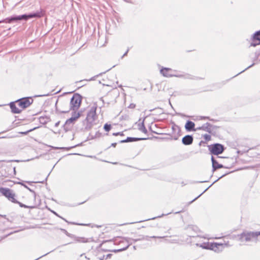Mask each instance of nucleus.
I'll return each instance as SVG.
<instances>
[{
    "mask_svg": "<svg viewBox=\"0 0 260 260\" xmlns=\"http://www.w3.org/2000/svg\"><path fill=\"white\" fill-rule=\"evenodd\" d=\"M44 15V11L42 9L37 11L36 12L30 13L28 14H24L20 15H14L8 17L0 21L1 23H12L18 22L20 21H27L32 18H41Z\"/></svg>",
    "mask_w": 260,
    "mask_h": 260,
    "instance_id": "f257e3e1",
    "label": "nucleus"
},
{
    "mask_svg": "<svg viewBox=\"0 0 260 260\" xmlns=\"http://www.w3.org/2000/svg\"><path fill=\"white\" fill-rule=\"evenodd\" d=\"M98 105L96 103H94L93 106L90 107L87 112L86 118L82 121V127L81 131L85 132L90 129L92 126L95 124V121L98 118L96 114V109Z\"/></svg>",
    "mask_w": 260,
    "mask_h": 260,
    "instance_id": "f03ea898",
    "label": "nucleus"
},
{
    "mask_svg": "<svg viewBox=\"0 0 260 260\" xmlns=\"http://www.w3.org/2000/svg\"><path fill=\"white\" fill-rule=\"evenodd\" d=\"M82 101V96L78 93H75L71 99L70 105L64 110H59V112L61 113H67L71 110L76 111L78 109L81 105Z\"/></svg>",
    "mask_w": 260,
    "mask_h": 260,
    "instance_id": "7ed1b4c3",
    "label": "nucleus"
},
{
    "mask_svg": "<svg viewBox=\"0 0 260 260\" xmlns=\"http://www.w3.org/2000/svg\"><path fill=\"white\" fill-rule=\"evenodd\" d=\"M256 232H243L238 235V240L241 242H255L256 238Z\"/></svg>",
    "mask_w": 260,
    "mask_h": 260,
    "instance_id": "20e7f679",
    "label": "nucleus"
},
{
    "mask_svg": "<svg viewBox=\"0 0 260 260\" xmlns=\"http://www.w3.org/2000/svg\"><path fill=\"white\" fill-rule=\"evenodd\" d=\"M0 193L11 202H16V200L15 198V193L12 189L7 187H0Z\"/></svg>",
    "mask_w": 260,
    "mask_h": 260,
    "instance_id": "39448f33",
    "label": "nucleus"
},
{
    "mask_svg": "<svg viewBox=\"0 0 260 260\" xmlns=\"http://www.w3.org/2000/svg\"><path fill=\"white\" fill-rule=\"evenodd\" d=\"M208 147L211 154L216 155L221 154L225 149L224 146L219 143L211 144Z\"/></svg>",
    "mask_w": 260,
    "mask_h": 260,
    "instance_id": "423d86ee",
    "label": "nucleus"
},
{
    "mask_svg": "<svg viewBox=\"0 0 260 260\" xmlns=\"http://www.w3.org/2000/svg\"><path fill=\"white\" fill-rule=\"evenodd\" d=\"M2 174L5 177L11 178L16 175V167L12 165H6L2 170Z\"/></svg>",
    "mask_w": 260,
    "mask_h": 260,
    "instance_id": "0eeeda50",
    "label": "nucleus"
},
{
    "mask_svg": "<svg viewBox=\"0 0 260 260\" xmlns=\"http://www.w3.org/2000/svg\"><path fill=\"white\" fill-rule=\"evenodd\" d=\"M134 240L135 239H132L130 238H119V241H117L119 244H123L124 243H125V245L124 247H123L122 248H121L119 249L115 250L114 251L115 252H119L125 250L127 249V248L133 243H134Z\"/></svg>",
    "mask_w": 260,
    "mask_h": 260,
    "instance_id": "6e6552de",
    "label": "nucleus"
},
{
    "mask_svg": "<svg viewBox=\"0 0 260 260\" xmlns=\"http://www.w3.org/2000/svg\"><path fill=\"white\" fill-rule=\"evenodd\" d=\"M18 106L22 109L29 107L33 102V100L30 97L21 98L16 101Z\"/></svg>",
    "mask_w": 260,
    "mask_h": 260,
    "instance_id": "1a4fd4ad",
    "label": "nucleus"
},
{
    "mask_svg": "<svg viewBox=\"0 0 260 260\" xmlns=\"http://www.w3.org/2000/svg\"><path fill=\"white\" fill-rule=\"evenodd\" d=\"M250 47H256L260 45V30L255 31L251 37Z\"/></svg>",
    "mask_w": 260,
    "mask_h": 260,
    "instance_id": "9d476101",
    "label": "nucleus"
},
{
    "mask_svg": "<svg viewBox=\"0 0 260 260\" xmlns=\"http://www.w3.org/2000/svg\"><path fill=\"white\" fill-rule=\"evenodd\" d=\"M60 231H62L64 234L68 237L73 238L74 240L77 242L79 243H86L88 242V240L84 237H76L75 235L69 233L67 231L63 229H60Z\"/></svg>",
    "mask_w": 260,
    "mask_h": 260,
    "instance_id": "9b49d317",
    "label": "nucleus"
},
{
    "mask_svg": "<svg viewBox=\"0 0 260 260\" xmlns=\"http://www.w3.org/2000/svg\"><path fill=\"white\" fill-rule=\"evenodd\" d=\"M176 72V74H173L172 77H176L178 78H183L185 79H191V80H195L197 79V78L194 77L193 76L190 75L187 73H181L177 72L176 71H174Z\"/></svg>",
    "mask_w": 260,
    "mask_h": 260,
    "instance_id": "f8f14e48",
    "label": "nucleus"
},
{
    "mask_svg": "<svg viewBox=\"0 0 260 260\" xmlns=\"http://www.w3.org/2000/svg\"><path fill=\"white\" fill-rule=\"evenodd\" d=\"M168 237V236H153L149 237L148 236L139 235L138 236V238H137L136 239H135L134 242H136L139 241H143V240L149 241L150 238L162 239V238H164L165 237Z\"/></svg>",
    "mask_w": 260,
    "mask_h": 260,
    "instance_id": "ddd939ff",
    "label": "nucleus"
},
{
    "mask_svg": "<svg viewBox=\"0 0 260 260\" xmlns=\"http://www.w3.org/2000/svg\"><path fill=\"white\" fill-rule=\"evenodd\" d=\"M223 244L219 243H211L210 245V250H213L215 252H219L222 251L224 248Z\"/></svg>",
    "mask_w": 260,
    "mask_h": 260,
    "instance_id": "4468645a",
    "label": "nucleus"
},
{
    "mask_svg": "<svg viewBox=\"0 0 260 260\" xmlns=\"http://www.w3.org/2000/svg\"><path fill=\"white\" fill-rule=\"evenodd\" d=\"M149 138H135V137H127L126 139L119 141L120 143H128L136 142L141 140H145L149 139Z\"/></svg>",
    "mask_w": 260,
    "mask_h": 260,
    "instance_id": "2eb2a0df",
    "label": "nucleus"
},
{
    "mask_svg": "<svg viewBox=\"0 0 260 260\" xmlns=\"http://www.w3.org/2000/svg\"><path fill=\"white\" fill-rule=\"evenodd\" d=\"M74 118H70L66 120L65 123L63 125L64 131L68 132L71 129L73 125V122L74 121Z\"/></svg>",
    "mask_w": 260,
    "mask_h": 260,
    "instance_id": "dca6fc26",
    "label": "nucleus"
},
{
    "mask_svg": "<svg viewBox=\"0 0 260 260\" xmlns=\"http://www.w3.org/2000/svg\"><path fill=\"white\" fill-rule=\"evenodd\" d=\"M193 138L192 135H187L182 139V143L184 145H190L192 144Z\"/></svg>",
    "mask_w": 260,
    "mask_h": 260,
    "instance_id": "f3484780",
    "label": "nucleus"
},
{
    "mask_svg": "<svg viewBox=\"0 0 260 260\" xmlns=\"http://www.w3.org/2000/svg\"><path fill=\"white\" fill-rule=\"evenodd\" d=\"M172 71L173 70L171 68H162L160 69V73L164 77H172L173 74H171L170 72Z\"/></svg>",
    "mask_w": 260,
    "mask_h": 260,
    "instance_id": "a211bd4d",
    "label": "nucleus"
},
{
    "mask_svg": "<svg viewBox=\"0 0 260 260\" xmlns=\"http://www.w3.org/2000/svg\"><path fill=\"white\" fill-rule=\"evenodd\" d=\"M211 161L212 164V172H214L218 169L225 168L222 165L218 164L217 161L212 156L211 157Z\"/></svg>",
    "mask_w": 260,
    "mask_h": 260,
    "instance_id": "6ab92c4d",
    "label": "nucleus"
},
{
    "mask_svg": "<svg viewBox=\"0 0 260 260\" xmlns=\"http://www.w3.org/2000/svg\"><path fill=\"white\" fill-rule=\"evenodd\" d=\"M195 124L190 120H187L185 125V128L187 132L196 131Z\"/></svg>",
    "mask_w": 260,
    "mask_h": 260,
    "instance_id": "aec40b11",
    "label": "nucleus"
},
{
    "mask_svg": "<svg viewBox=\"0 0 260 260\" xmlns=\"http://www.w3.org/2000/svg\"><path fill=\"white\" fill-rule=\"evenodd\" d=\"M9 105L12 113L15 114L21 113V110L16 107L15 102H11Z\"/></svg>",
    "mask_w": 260,
    "mask_h": 260,
    "instance_id": "412c9836",
    "label": "nucleus"
},
{
    "mask_svg": "<svg viewBox=\"0 0 260 260\" xmlns=\"http://www.w3.org/2000/svg\"><path fill=\"white\" fill-rule=\"evenodd\" d=\"M212 125L209 122H207L202 125V131L211 133L212 131Z\"/></svg>",
    "mask_w": 260,
    "mask_h": 260,
    "instance_id": "4be33fe9",
    "label": "nucleus"
},
{
    "mask_svg": "<svg viewBox=\"0 0 260 260\" xmlns=\"http://www.w3.org/2000/svg\"><path fill=\"white\" fill-rule=\"evenodd\" d=\"M228 173H225V174H224L223 175H222L220 177H219L218 179H217L216 180H215L213 183L211 184L208 187H207L202 193H201L199 196H198L197 197H196V198H194L193 200H192L190 202V203H192L193 201H194L196 200H197L198 198H199L201 196H202L205 191H206L208 188L209 187H210L214 183H215L216 182H217V181H218L220 179H221V178H222L223 177L225 176L226 174H228Z\"/></svg>",
    "mask_w": 260,
    "mask_h": 260,
    "instance_id": "5701e85b",
    "label": "nucleus"
},
{
    "mask_svg": "<svg viewBox=\"0 0 260 260\" xmlns=\"http://www.w3.org/2000/svg\"><path fill=\"white\" fill-rule=\"evenodd\" d=\"M144 120H145V118L143 119V120L142 121V122L141 123L139 124L138 129L139 131H140L142 132L143 133H144V134H147L148 132H147V130L144 125Z\"/></svg>",
    "mask_w": 260,
    "mask_h": 260,
    "instance_id": "b1692460",
    "label": "nucleus"
},
{
    "mask_svg": "<svg viewBox=\"0 0 260 260\" xmlns=\"http://www.w3.org/2000/svg\"><path fill=\"white\" fill-rule=\"evenodd\" d=\"M197 246L202 247L203 249H210V245H211V243L209 242H204L202 244H197Z\"/></svg>",
    "mask_w": 260,
    "mask_h": 260,
    "instance_id": "393cba45",
    "label": "nucleus"
},
{
    "mask_svg": "<svg viewBox=\"0 0 260 260\" xmlns=\"http://www.w3.org/2000/svg\"><path fill=\"white\" fill-rule=\"evenodd\" d=\"M51 212L54 214H55L56 216L59 217V218H61L62 219H63L64 221H65L66 222H67V223H68L69 224H73V225H84V224H80V223H76V222H69L68 221V220H67L65 218H63L62 217L59 216L56 212H55V211H51Z\"/></svg>",
    "mask_w": 260,
    "mask_h": 260,
    "instance_id": "a878e982",
    "label": "nucleus"
},
{
    "mask_svg": "<svg viewBox=\"0 0 260 260\" xmlns=\"http://www.w3.org/2000/svg\"><path fill=\"white\" fill-rule=\"evenodd\" d=\"M14 203L18 204L20 207L24 208H28V209H34L35 208V206H27L26 205L16 200V202H13Z\"/></svg>",
    "mask_w": 260,
    "mask_h": 260,
    "instance_id": "bb28decb",
    "label": "nucleus"
},
{
    "mask_svg": "<svg viewBox=\"0 0 260 260\" xmlns=\"http://www.w3.org/2000/svg\"><path fill=\"white\" fill-rule=\"evenodd\" d=\"M17 183L23 186L25 188H26L27 189H28L30 192H32L34 194V197L35 199L36 198V193L34 190L30 189L27 185L24 184L23 182H19Z\"/></svg>",
    "mask_w": 260,
    "mask_h": 260,
    "instance_id": "cd10ccee",
    "label": "nucleus"
},
{
    "mask_svg": "<svg viewBox=\"0 0 260 260\" xmlns=\"http://www.w3.org/2000/svg\"><path fill=\"white\" fill-rule=\"evenodd\" d=\"M172 212H170V213H168L167 214H162L161 215H159L157 217H152V218H149V219H145V220H141V221H138V222H143V221H147V220H153V219H155L157 218H160L164 216H165V215H169L170 214H171Z\"/></svg>",
    "mask_w": 260,
    "mask_h": 260,
    "instance_id": "c85d7f7f",
    "label": "nucleus"
},
{
    "mask_svg": "<svg viewBox=\"0 0 260 260\" xmlns=\"http://www.w3.org/2000/svg\"><path fill=\"white\" fill-rule=\"evenodd\" d=\"M81 114L80 112H76L75 111H73L72 113V117L71 118H74V121H75L79 117H80Z\"/></svg>",
    "mask_w": 260,
    "mask_h": 260,
    "instance_id": "c756f323",
    "label": "nucleus"
},
{
    "mask_svg": "<svg viewBox=\"0 0 260 260\" xmlns=\"http://www.w3.org/2000/svg\"><path fill=\"white\" fill-rule=\"evenodd\" d=\"M40 122L42 124H46L48 121V118L47 117L41 116L39 118Z\"/></svg>",
    "mask_w": 260,
    "mask_h": 260,
    "instance_id": "7c9ffc66",
    "label": "nucleus"
},
{
    "mask_svg": "<svg viewBox=\"0 0 260 260\" xmlns=\"http://www.w3.org/2000/svg\"><path fill=\"white\" fill-rule=\"evenodd\" d=\"M172 129L173 133H179L180 131L179 127L175 123H173V124L172 125Z\"/></svg>",
    "mask_w": 260,
    "mask_h": 260,
    "instance_id": "2f4dec72",
    "label": "nucleus"
},
{
    "mask_svg": "<svg viewBox=\"0 0 260 260\" xmlns=\"http://www.w3.org/2000/svg\"><path fill=\"white\" fill-rule=\"evenodd\" d=\"M112 128L111 125L106 123L104 125V129L106 132H109Z\"/></svg>",
    "mask_w": 260,
    "mask_h": 260,
    "instance_id": "473e14b6",
    "label": "nucleus"
},
{
    "mask_svg": "<svg viewBox=\"0 0 260 260\" xmlns=\"http://www.w3.org/2000/svg\"><path fill=\"white\" fill-rule=\"evenodd\" d=\"M89 259L84 253L81 254L80 256L77 259V260H87Z\"/></svg>",
    "mask_w": 260,
    "mask_h": 260,
    "instance_id": "72a5a7b5",
    "label": "nucleus"
},
{
    "mask_svg": "<svg viewBox=\"0 0 260 260\" xmlns=\"http://www.w3.org/2000/svg\"><path fill=\"white\" fill-rule=\"evenodd\" d=\"M102 136V133H101L99 131L96 132L94 136H92L91 139H94L95 138H100Z\"/></svg>",
    "mask_w": 260,
    "mask_h": 260,
    "instance_id": "f704fd0d",
    "label": "nucleus"
},
{
    "mask_svg": "<svg viewBox=\"0 0 260 260\" xmlns=\"http://www.w3.org/2000/svg\"><path fill=\"white\" fill-rule=\"evenodd\" d=\"M37 127H34L32 129H30L27 131H25V132H20L19 133L21 134H22V135H26L27 134H28L29 132L35 130V129H36Z\"/></svg>",
    "mask_w": 260,
    "mask_h": 260,
    "instance_id": "c9c22d12",
    "label": "nucleus"
},
{
    "mask_svg": "<svg viewBox=\"0 0 260 260\" xmlns=\"http://www.w3.org/2000/svg\"><path fill=\"white\" fill-rule=\"evenodd\" d=\"M110 69H109L107 71H106V72H104L103 73H100L99 74L96 75V76H94V77H92V78H91L89 80H88V81H92V80H94L95 78L97 77H99L101 75H102L103 74H104L106 72L109 71Z\"/></svg>",
    "mask_w": 260,
    "mask_h": 260,
    "instance_id": "e433bc0d",
    "label": "nucleus"
},
{
    "mask_svg": "<svg viewBox=\"0 0 260 260\" xmlns=\"http://www.w3.org/2000/svg\"><path fill=\"white\" fill-rule=\"evenodd\" d=\"M256 238H255V242H260V232H256Z\"/></svg>",
    "mask_w": 260,
    "mask_h": 260,
    "instance_id": "4c0bfd02",
    "label": "nucleus"
},
{
    "mask_svg": "<svg viewBox=\"0 0 260 260\" xmlns=\"http://www.w3.org/2000/svg\"><path fill=\"white\" fill-rule=\"evenodd\" d=\"M204 138L205 139V140L207 141H209L210 140H211V137L210 135H208V134H205L204 136Z\"/></svg>",
    "mask_w": 260,
    "mask_h": 260,
    "instance_id": "58836bf2",
    "label": "nucleus"
},
{
    "mask_svg": "<svg viewBox=\"0 0 260 260\" xmlns=\"http://www.w3.org/2000/svg\"><path fill=\"white\" fill-rule=\"evenodd\" d=\"M254 63H253L252 64H251L250 66H248L247 68H246L245 69H244V70L242 71L241 72H240V73H239L238 74H237V75H236L235 76V77L239 75V74H240L241 73L244 72V71H245L246 70H247V69L250 68L251 67H252L253 66H254ZM234 77V76L233 77Z\"/></svg>",
    "mask_w": 260,
    "mask_h": 260,
    "instance_id": "ea45409f",
    "label": "nucleus"
},
{
    "mask_svg": "<svg viewBox=\"0 0 260 260\" xmlns=\"http://www.w3.org/2000/svg\"><path fill=\"white\" fill-rule=\"evenodd\" d=\"M124 136V134L122 132H117V133H114L113 134V136Z\"/></svg>",
    "mask_w": 260,
    "mask_h": 260,
    "instance_id": "a19ab883",
    "label": "nucleus"
},
{
    "mask_svg": "<svg viewBox=\"0 0 260 260\" xmlns=\"http://www.w3.org/2000/svg\"><path fill=\"white\" fill-rule=\"evenodd\" d=\"M136 107V104L134 103H131L129 104V105L128 106V108L129 109H134Z\"/></svg>",
    "mask_w": 260,
    "mask_h": 260,
    "instance_id": "79ce46f5",
    "label": "nucleus"
},
{
    "mask_svg": "<svg viewBox=\"0 0 260 260\" xmlns=\"http://www.w3.org/2000/svg\"><path fill=\"white\" fill-rule=\"evenodd\" d=\"M200 119H208L209 120H212L208 116H201Z\"/></svg>",
    "mask_w": 260,
    "mask_h": 260,
    "instance_id": "37998d69",
    "label": "nucleus"
},
{
    "mask_svg": "<svg viewBox=\"0 0 260 260\" xmlns=\"http://www.w3.org/2000/svg\"><path fill=\"white\" fill-rule=\"evenodd\" d=\"M113 243V241L112 240H109V241H104L103 242V243L101 244V246H102V245H103L104 243Z\"/></svg>",
    "mask_w": 260,
    "mask_h": 260,
    "instance_id": "c03bdc74",
    "label": "nucleus"
},
{
    "mask_svg": "<svg viewBox=\"0 0 260 260\" xmlns=\"http://www.w3.org/2000/svg\"><path fill=\"white\" fill-rule=\"evenodd\" d=\"M66 105H67V108H63V109H62V110H64L67 109V108L69 106H68V103H66ZM56 111H57L58 113H60L59 112V110H60V109H58L56 108Z\"/></svg>",
    "mask_w": 260,
    "mask_h": 260,
    "instance_id": "a18cd8bd",
    "label": "nucleus"
},
{
    "mask_svg": "<svg viewBox=\"0 0 260 260\" xmlns=\"http://www.w3.org/2000/svg\"><path fill=\"white\" fill-rule=\"evenodd\" d=\"M129 51V49H127L126 51L123 54V55L122 56L121 58H122L124 56H126Z\"/></svg>",
    "mask_w": 260,
    "mask_h": 260,
    "instance_id": "49530a36",
    "label": "nucleus"
},
{
    "mask_svg": "<svg viewBox=\"0 0 260 260\" xmlns=\"http://www.w3.org/2000/svg\"><path fill=\"white\" fill-rule=\"evenodd\" d=\"M196 131L198 130H202V125L201 126L195 128Z\"/></svg>",
    "mask_w": 260,
    "mask_h": 260,
    "instance_id": "de8ad7c7",
    "label": "nucleus"
},
{
    "mask_svg": "<svg viewBox=\"0 0 260 260\" xmlns=\"http://www.w3.org/2000/svg\"><path fill=\"white\" fill-rule=\"evenodd\" d=\"M50 252H48V253H46V254H45L43 255L42 256H41L39 257V258H37V259H35V260H37V259H39V258H41V257H43V256H45V255H47V254H48V253H49Z\"/></svg>",
    "mask_w": 260,
    "mask_h": 260,
    "instance_id": "09e8293b",
    "label": "nucleus"
},
{
    "mask_svg": "<svg viewBox=\"0 0 260 260\" xmlns=\"http://www.w3.org/2000/svg\"><path fill=\"white\" fill-rule=\"evenodd\" d=\"M116 145H117L116 143H113L111 144V146L115 147Z\"/></svg>",
    "mask_w": 260,
    "mask_h": 260,
    "instance_id": "8fccbe9b",
    "label": "nucleus"
},
{
    "mask_svg": "<svg viewBox=\"0 0 260 260\" xmlns=\"http://www.w3.org/2000/svg\"><path fill=\"white\" fill-rule=\"evenodd\" d=\"M59 123H60V121H58L56 123H55V127H57L58 126L59 124Z\"/></svg>",
    "mask_w": 260,
    "mask_h": 260,
    "instance_id": "3c124183",
    "label": "nucleus"
},
{
    "mask_svg": "<svg viewBox=\"0 0 260 260\" xmlns=\"http://www.w3.org/2000/svg\"><path fill=\"white\" fill-rule=\"evenodd\" d=\"M182 212V210H181V211H177V212H175V214H178V213H181V212Z\"/></svg>",
    "mask_w": 260,
    "mask_h": 260,
    "instance_id": "603ef678",
    "label": "nucleus"
},
{
    "mask_svg": "<svg viewBox=\"0 0 260 260\" xmlns=\"http://www.w3.org/2000/svg\"><path fill=\"white\" fill-rule=\"evenodd\" d=\"M205 143L204 141H201L200 143H199V145H201V144H202V143Z\"/></svg>",
    "mask_w": 260,
    "mask_h": 260,
    "instance_id": "864d4df0",
    "label": "nucleus"
},
{
    "mask_svg": "<svg viewBox=\"0 0 260 260\" xmlns=\"http://www.w3.org/2000/svg\"><path fill=\"white\" fill-rule=\"evenodd\" d=\"M258 55H259V54H258V55H257L256 53H255V57H256L257 59V58H258Z\"/></svg>",
    "mask_w": 260,
    "mask_h": 260,
    "instance_id": "5fc2aeb1",
    "label": "nucleus"
},
{
    "mask_svg": "<svg viewBox=\"0 0 260 260\" xmlns=\"http://www.w3.org/2000/svg\"><path fill=\"white\" fill-rule=\"evenodd\" d=\"M170 229H170L169 230H168V231H167V232H166V233H170L169 231L170 230Z\"/></svg>",
    "mask_w": 260,
    "mask_h": 260,
    "instance_id": "6e6d98bb",
    "label": "nucleus"
},
{
    "mask_svg": "<svg viewBox=\"0 0 260 260\" xmlns=\"http://www.w3.org/2000/svg\"><path fill=\"white\" fill-rule=\"evenodd\" d=\"M159 110H160L161 111V112L162 113V109L161 108H158Z\"/></svg>",
    "mask_w": 260,
    "mask_h": 260,
    "instance_id": "4d7b16f0",
    "label": "nucleus"
},
{
    "mask_svg": "<svg viewBox=\"0 0 260 260\" xmlns=\"http://www.w3.org/2000/svg\"><path fill=\"white\" fill-rule=\"evenodd\" d=\"M7 138L6 137H0V138Z\"/></svg>",
    "mask_w": 260,
    "mask_h": 260,
    "instance_id": "13d9d810",
    "label": "nucleus"
},
{
    "mask_svg": "<svg viewBox=\"0 0 260 260\" xmlns=\"http://www.w3.org/2000/svg\"><path fill=\"white\" fill-rule=\"evenodd\" d=\"M27 182L28 184H30V183H32V182H28H28Z\"/></svg>",
    "mask_w": 260,
    "mask_h": 260,
    "instance_id": "bf43d9fd",
    "label": "nucleus"
},
{
    "mask_svg": "<svg viewBox=\"0 0 260 260\" xmlns=\"http://www.w3.org/2000/svg\"><path fill=\"white\" fill-rule=\"evenodd\" d=\"M178 138L177 137H175L174 138V140H177Z\"/></svg>",
    "mask_w": 260,
    "mask_h": 260,
    "instance_id": "052dcab7",
    "label": "nucleus"
},
{
    "mask_svg": "<svg viewBox=\"0 0 260 260\" xmlns=\"http://www.w3.org/2000/svg\"><path fill=\"white\" fill-rule=\"evenodd\" d=\"M0 216H4V217H5L6 216V215L3 216V215H0Z\"/></svg>",
    "mask_w": 260,
    "mask_h": 260,
    "instance_id": "680f3d73",
    "label": "nucleus"
},
{
    "mask_svg": "<svg viewBox=\"0 0 260 260\" xmlns=\"http://www.w3.org/2000/svg\"><path fill=\"white\" fill-rule=\"evenodd\" d=\"M124 243L125 244H123V246H124L123 247H124V246H125V244H125V243Z\"/></svg>",
    "mask_w": 260,
    "mask_h": 260,
    "instance_id": "e2e57ef3",
    "label": "nucleus"
},
{
    "mask_svg": "<svg viewBox=\"0 0 260 260\" xmlns=\"http://www.w3.org/2000/svg\"><path fill=\"white\" fill-rule=\"evenodd\" d=\"M134 249H136V246H134Z\"/></svg>",
    "mask_w": 260,
    "mask_h": 260,
    "instance_id": "0e129e2a",
    "label": "nucleus"
},
{
    "mask_svg": "<svg viewBox=\"0 0 260 260\" xmlns=\"http://www.w3.org/2000/svg\"><path fill=\"white\" fill-rule=\"evenodd\" d=\"M205 181H201L200 182L201 183H203V182H204Z\"/></svg>",
    "mask_w": 260,
    "mask_h": 260,
    "instance_id": "69168bd1",
    "label": "nucleus"
},
{
    "mask_svg": "<svg viewBox=\"0 0 260 260\" xmlns=\"http://www.w3.org/2000/svg\"><path fill=\"white\" fill-rule=\"evenodd\" d=\"M41 182V183H43V182H44V181H41V182Z\"/></svg>",
    "mask_w": 260,
    "mask_h": 260,
    "instance_id": "338daca9",
    "label": "nucleus"
},
{
    "mask_svg": "<svg viewBox=\"0 0 260 260\" xmlns=\"http://www.w3.org/2000/svg\"><path fill=\"white\" fill-rule=\"evenodd\" d=\"M259 60H260V59H259Z\"/></svg>",
    "mask_w": 260,
    "mask_h": 260,
    "instance_id": "774afa93",
    "label": "nucleus"
}]
</instances>
